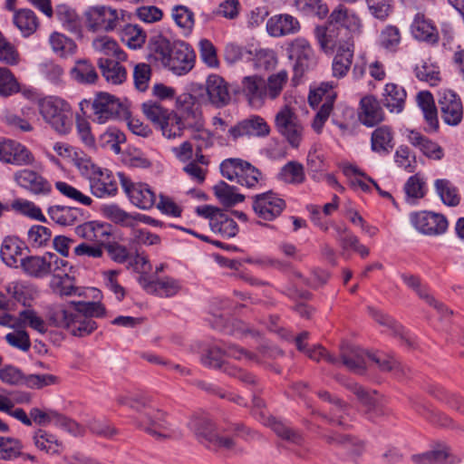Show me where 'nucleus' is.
<instances>
[{"instance_id": "nucleus-62", "label": "nucleus", "mask_w": 464, "mask_h": 464, "mask_svg": "<svg viewBox=\"0 0 464 464\" xmlns=\"http://www.w3.org/2000/svg\"><path fill=\"white\" fill-rule=\"evenodd\" d=\"M55 188L63 196L73 202L83 206H90L92 203V199L89 196L64 181L55 182Z\"/></svg>"}, {"instance_id": "nucleus-25", "label": "nucleus", "mask_w": 464, "mask_h": 464, "mask_svg": "<svg viewBox=\"0 0 464 464\" xmlns=\"http://www.w3.org/2000/svg\"><path fill=\"white\" fill-rule=\"evenodd\" d=\"M413 37L428 44H436L439 40V33L432 22L423 14L418 13L411 26Z\"/></svg>"}, {"instance_id": "nucleus-16", "label": "nucleus", "mask_w": 464, "mask_h": 464, "mask_svg": "<svg viewBox=\"0 0 464 464\" xmlns=\"http://www.w3.org/2000/svg\"><path fill=\"white\" fill-rule=\"evenodd\" d=\"M121 187L131 203L141 209L151 208L156 201V195L149 185L133 183L123 174H120Z\"/></svg>"}, {"instance_id": "nucleus-34", "label": "nucleus", "mask_w": 464, "mask_h": 464, "mask_svg": "<svg viewBox=\"0 0 464 464\" xmlns=\"http://www.w3.org/2000/svg\"><path fill=\"white\" fill-rule=\"evenodd\" d=\"M92 46L95 53L102 58H114L113 60L124 61L125 53L121 50L118 43L110 36H99L92 41Z\"/></svg>"}, {"instance_id": "nucleus-40", "label": "nucleus", "mask_w": 464, "mask_h": 464, "mask_svg": "<svg viewBox=\"0 0 464 464\" xmlns=\"http://www.w3.org/2000/svg\"><path fill=\"white\" fill-rule=\"evenodd\" d=\"M52 51L62 58H67L75 53L77 45L75 42L64 34L53 32L49 36Z\"/></svg>"}, {"instance_id": "nucleus-63", "label": "nucleus", "mask_w": 464, "mask_h": 464, "mask_svg": "<svg viewBox=\"0 0 464 464\" xmlns=\"http://www.w3.org/2000/svg\"><path fill=\"white\" fill-rule=\"evenodd\" d=\"M0 62L10 66L17 65L20 54L16 47L0 32Z\"/></svg>"}, {"instance_id": "nucleus-4", "label": "nucleus", "mask_w": 464, "mask_h": 464, "mask_svg": "<svg viewBox=\"0 0 464 464\" xmlns=\"http://www.w3.org/2000/svg\"><path fill=\"white\" fill-rule=\"evenodd\" d=\"M40 115L54 131L67 134L72 127V111L70 103L59 96H46L38 100Z\"/></svg>"}, {"instance_id": "nucleus-22", "label": "nucleus", "mask_w": 464, "mask_h": 464, "mask_svg": "<svg viewBox=\"0 0 464 464\" xmlns=\"http://www.w3.org/2000/svg\"><path fill=\"white\" fill-rule=\"evenodd\" d=\"M0 160L14 165H26L33 161V157L24 146L13 140H5L0 142Z\"/></svg>"}, {"instance_id": "nucleus-44", "label": "nucleus", "mask_w": 464, "mask_h": 464, "mask_svg": "<svg viewBox=\"0 0 464 464\" xmlns=\"http://www.w3.org/2000/svg\"><path fill=\"white\" fill-rule=\"evenodd\" d=\"M71 75L73 80L82 84L94 83L98 79L94 66L87 60L77 61L71 70Z\"/></svg>"}, {"instance_id": "nucleus-7", "label": "nucleus", "mask_w": 464, "mask_h": 464, "mask_svg": "<svg viewBox=\"0 0 464 464\" xmlns=\"http://www.w3.org/2000/svg\"><path fill=\"white\" fill-rule=\"evenodd\" d=\"M49 320L54 326L64 328L77 337L87 336L97 328L95 321L72 306L55 309L50 314Z\"/></svg>"}, {"instance_id": "nucleus-29", "label": "nucleus", "mask_w": 464, "mask_h": 464, "mask_svg": "<svg viewBox=\"0 0 464 464\" xmlns=\"http://www.w3.org/2000/svg\"><path fill=\"white\" fill-rule=\"evenodd\" d=\"M121 61L111 58L98 59V66L107 82L114 85L121 84L127 79V71L120 63Z\"/></svg>"}, {"instance_id": "nucleus-17", "label": "nucleus", "mask_w": 464, "mask_h": 464, "mask_svg": "<svg viewBox=\"0 0 464 464\" xmlns=\"http://www.w3.org/2000/svg\"><path fill=\"white\" fill-rule=\"evenodd\" d=\"M285 208V200L272 191L253 197V209L260 218L265 220L275 219L281 215Z\"/></svg>"}, {"instance_id": "nucleus-48", "label": "nucleus", "mask_w": 464, "mask_h": 464, "mask_svg": "<svg viewBox=\"0 0 464 464\" xmlns=\"http://www.w3.org/2000/svg\"><path fill=\"white\" fill-rule=\"evenodd\" d=\"M34 442L37 449L48 454H58L63 450V443L53 434L39 430L34 436Z\"/></svg>"}, {"instance_id": "nucleus-28", "label": "nucleus", "mask_w": 464, "mask_h": 464, "mask_svg": "<svg viewBox=\"0 0 464 464\" xmlns=\"http://www.w3.org/2000/svg\"><path fill=\"white\" fill-rule=\"evenodd\" d=\"M413 462L417 464H455L458 459L452 455L447 445H438L432 450L413 455Z\"/></svg>"}, {"instance_id": "nucleus-31", "label": "nucleus", "mask_w": 464, "mask_h": 464, "mask_svg": "<svg viewBox=\"0 0 464 464\" xmlns=\"http://www.w3.org/2000/svg\"><path fill=\"white\" fill-rule=\"evenodd\" d=\"M287 82L288 72L285 70H280L277 72L272 73L266 79L263 78L265 102L276 100L281 95Z\"/></svg>"}, {"instance_id": "nucleus-20", "label": "nucleus", "mask_w": 464, "mask_h": 464, "mask_svg": "<svg viewBox=\"0 0 464 464\" xmlns=\"http://www.w3.org/2000/svg\"><path fill=\"white\" fill-rule=\"evenodd\" d=\"M15 182L23 188L34 195H48L52 191V185L37 172L24 169L14 173Z\"/></svg>"}, {"instance_id": "nucleus-32", "label": "nucleus", "mask_w": 464, "mask_h": 464, "mask_svg": "<svg viewBox=\"0 0 464 464\" xmlns=\"http://www.w3.org/2000/svg\"><path fill=\"white\" fill-rule=\"evenodd\" d=\"M361 122L372 127L383 120V111L378 101L372 96H365L361 100Z\"/></svg>"}, {"instance_id": "nucleus-37", "label": "nucleus", "mask_w": 464, "mask_h": 464, "mask_svg": "<svg viewBox=\"0 0 464 464\" xmlns=\"http://www.w3.org/2000/svg\"><path fill=\"white\" fill-rule=\"evenodd\" d=\"M48 216L56 224L61 226H72L82 217L81 208L54 205L47 209Z\"/></svg>"}, {"instance_id": "nucleus-61", "label": "nucleus", "mask_w": 464, "mask_h": 464, "mask_svg": "<svg viewBox=\"0 0 464 464\" xmlns=\"http://www.w3.org/2000/svg\"><path fill=\"white\" fill-rule=\"evenodd\" d=\"M267 424L278 437L291 443L300 444L303 441V437L298 431L292 430L290 427L275 418H269Z\"/></svg>"}, {"instance_id": "nucleus-53", "label": "nucleus", "mask_w": 464, "mask_h": 464, "mask_svg": "<svg viewBox=\"0 0 464 464\" xmlns=\"http://www.w3.org/2000/svg\"><path fill=\"white\" fill-rule=\"evenodd\" d=\"M314 35L320 47L325 53L332 52L334 47H338L340 42L342 44L344 42L343 40L336 39L335 33L334 29H331V27L316 26L314 29Z\"/></svg>"}, {"instance_id": "nucleus-6", "label": "nucleus", "mask_w": 464, "mask_h": 464, "mask_svg": "<svg viewBox=\"0 0 464 464\" xmlns=\"http://www.w3.org/2000/svg\"><path fill=\"white\" fill-rule=\"evenodd\" d=\"M126 13L122 9L113 8L110 5H92L83 12L84 23L91 32L110 33L121 29Z\"/></svg>"}, {"instance_id": "nucleus-14", "label": "nucleus", "mask_w": 464, "mask_h": 464, "mask_svg": "<svg viewBox=\"0 0 464 464\" xmlns=\"http://www.w3.org/2000/svg\"><path fill=\"white\" fill-rule=\"evenodd\" d=\"M202 91L203 92L199 95L201 102H208L217 108L227 105L231 100L227 82L217 74L208 77L205 89Z\"/></svg>"}, {"instance_id": "nucleus-33", "label": "nucleus", "mask_w": 464, "mask_h": 464, "mask_svg": "<svg viewBox=\"0 0 464 464\" xmlns=\"http://www.w3.org/2000/svg\"><path fill=\"white\" fill-rule=\"evenodd\" d=\"M371 354L358 347H347L342 349V362L349 370L362 373L366 370V361Z\"/></svg>"}, {"instance_id": "nucleus-5", "label": "nucleus", "mask_w": 464, "mask_h": 464, "mask_svg": "<svg viewBox=\"0 0 464 464\" xmlns=\"http://www.w3.org/2000/svg\"><path fill=\"white\" fill-rule=\"evenodd\" d=\"M75 166L81 175L88 179L93 196L105 198L116 194L117 182L111 170L100 168L87 157L77 158Z\"/></svg>"}, {"instance_id": "nucleus-13", "label": "nucleus", "mask_w": 464, "mask_h": 464, "mask_svg": "<svg viewBox=\"0 0 464 464\" xmlns=\"http://www.w3.org/2000/svg\"><path fill=\"white\" fill-rule=\"evenodd\" d=\"M438 103L442 121L450 126L459 125L463 118L460 98L452 91L444 89L438 92Z\"/></svg>"}, {"instance_id": "nucleus-46", "label": "nucleus", "mask_w": 464, "mask_h": 464, "mask_svg": "<svg viewBox=\"0 0 464 464\" xmlns=\"http://www.w3.org/2000/svg\"><path fill=\"white\" fill-rule=\"evenodd\" d=\"M20 266L23 271L36 278H43L46 276V258L45 253L39 256H31L20 259Z\"/></svg>"}, {"instance_id": "nucleus-1", "label": "nucleus", "mask_w": 464, "mask_h": 464, "mask_svg": "<svg viewBox=\"0 0 464 464\" xmlns=\"http://www.w3.org/2000/svg\"><path fill=\"white\" fill-rule=\"evenodd\" d=\"M150 45L155 58L177 75L186 74L194 67L195 52L183 41L170 42L162 34H157L150 39Z\"/></svg>"}, {"instance_id": "nucleus-8", "label": "nucleus", "mask_w": 464, "mask_h": 464, "mask_svg": "<svg viewBox=\"0 0 464 464\" xmlns=\"http://www.w3.org/2000/svg\"><path fill=\"white\" fill-rule=\"evenodd\" d=\"M188 426L198 441L209 450H230L235 447L234 440L229 437L220 436L215 424L206 416L193 417Z\"/></svg>"}, {"instance_id": "nucleus-39", "label": "nucleus", "mask_w": 464, "mask_h": 464, "mask_svg": "<svg viewBox=\"0 0 464 464\" xmlns=\"http://www.w3.org/2000/svg\"><path fill=\"white\" fill-rule=\"evenodd\" d=\"M46 276L53 275L54 279L69 278L73 267L70 263L63 257L58 256L54 253L46 252Z\"/></svg>"}, {"instance_id": "nucleus-38", "label": "nucleus", "mask_w": 464, "mask_h": 464, "mask_svg": "<svg viewBox=\"0 0 464 464\" xmlns=\"http://www.w3.org/2000/svg\"><path fill=\"white\" fill-rule=\"evenodd\" d=\"M416 100L430 130H436L439 128V120L433 96L430 92H420Z\"/></svg>"}, {"instance_id": "nucleus-10", "label": "nucleus", "mask_w": 464, "mask_h": 464, "mask_svg": "<svg viewBox=\"0 0 464 464\" xmlns=\"http://www.w3.org/2000/svg\"><path fill=\"white\" fill-rule=\"evenodd\" d=\"M92 121L104 124L117 118L125 117L128 109L115 96L107 92H99L92 102Z\"/></svg>"}, {"instance_id": "nucleus-36", "label": "nucleus", "mask_w": 464, "mask_h": 464, "mask_svg": "<svg viewBox=\"0 0 464 464\" xmlns=\"http://www.w3.org/2000/svg\"><path fill=\"white\" fill-rule=\"evenodd\" d=\"M393 147V133L390 127L381 126L372 131L371 148L373 152L380 155H387L392 151Z\"/></svg>"}, {"instance_id": "nucleus-55", "label": "nucleus", "mask_w": 464, "mask_h": 464, "mask_svg": "<svg viewBox=\"0 0 464 464\" xmlns=\"http://www.w3.org/2000/svg\"><path fill=\"white\" fill-rule=\"evenodd\" d=\"M21 90L14 73L6 67L0 66V96L9 97Z\"/></svg>"}, {"instance_id": "nucleus-43", "label": "nucleus", "mask_w": 464, "mask_h": 464, "mask_svg": "<svg viewBox=\"0 0 464 464\" xmlns=\"http://www.w3.org/2000/svg\"><path fill=\"white\" fill-rule=\"evenodd\" d=\"M14 24L23 36L27 37L35 32L38 27V19L32 10L21 9L14 13Z\"/></svg>"}, {"instance_id": "nucleus-47", "label": "nucleus", "mask_w": 464, "mask_h": 464, "mask_svg": "<svg viewBox=\"0 0 464 464\" xmlns=\"http://www.w3.org/2000/svg\"><path fill=\"white\" fill-rule=\"evenodd\" d=\"M121 41L131 49L140 48L146 41L145 32L137 24H122Z\"/></svg>"}, {"instance_id": "nucleus-27", "label": "nucleus", "mask_w": 464, "mask_h": 464, "mask_svg": "<svg viewBox=\"0 0 464 464\" xmlns=\"http://www.w3.org/2000/svg\"><path fill=\"white\" fill-rule=\"evenodd\" d=\"M407 140L430 159L440 160L444 156L443 149L438 143L429 140L418 131L408 130Z\"/></svg>"}, {"instance_id": "nucleus-24", "label": "nucleus", "mask_w": 464, "mask_h": 464, "mask_svg": "<svg viewBox=\"0 0 464 464\" xmlns=\"http://www.w3.org/2000/svg\"><path fill=\"white\" fill-rule=\"evenodd\" d=\"M241 91L251 107L259 109L265 105L262 77L257 75L244 77Z\"/></svg>"}, {"instance_id": "nucleus-30", "label": "nucleus", "mask_w": 464, "mask_h": 464, "mask_svg": "<svg viewBox=\"0 0 464 464\" xmlns=\"http://www.w3.org/2000/svg\"><path fill=\"white\" fill-rule=\"evenodd\" d=\"M24 248V244L18 237H6L1 245L0 257L6 266L16 268Z\"/></svg>"}, {"instance_id": "nucleus-60", "label": "nucleus", "mask_w": 464, "mask_h": 464, "mask_svg": "<svg viewBox=\"0 0 464 464\" xmlns=\"http://www.w3.org/2000/svg\"><path fill=\"white\" fill-rule=\"evenodd\" d=\"M12 208L24 216L40 222H46V218L42 213V210L34 202L26 199H15L12 202Z\"/></svg>"}, {"instance_id": "nucleus-21", "label": "nucleus", "mask_w": 464, "mask_h": 464, "mask_svg": "<svg viewBox=\"0 0 464 464\" xmlns=\"http://www.w3.org/2000/svg\"><path fill=\"white\" fill-rule=\"evenodd\" d=\"M354 44L349 38L343 44L340 42L332 63L333 76L343 78L349 72L353 60Z\"/></svg>"}, {"instance_id": "nucleus-15", "label": "nucleus", "mask_w": 464, "mask_h": 464, "mask_svg": "<svg viewBox=\"0 0 464 464\" xmlns=\"http://www.w3.org/2000/svg\"><path fill=\"white\" fill-rule=\"evenodd\" d=\"M30 416L39 425L53 423L73 436L81 435L83 431L77 422L53 410L42 411L38 408H33L30 411Z\"/></svg>"}, {"instance_id": "nucleus-52", "label": "nucleus", "mask_w": 464, "mask_h": 464, "mask_svg": "<svg viewBox=\"0 0 464 464\" xmlns=\"http://www.w3.org/2000/svg\"><path fill=\"white\" fill-rule=\"evenodd\" d=\"M211 230L219 233L224 237L230 238L237 234L238 227L234 219L221 212L217 219L211 221Z\"/></svg>"}, {"instance_id": "nucleus-12", "label": "nucleus", "mask_w": 464, "mask_h": 464, "mask_svg": "<svg viewBox=\"0 0 464 464\" xmlns=\"http://www.w3.org/2000/svg\"><path fill=\"white\" fill-rule=\"evenodd\" d=\"M410 221L419 233L430 237L443 235L449 227L444 215L426 210L411 213Z\"/></svg>"}, {"instance_id": "nucleus-11", "label": "nucleus", "mask_w": 464, "mask_h": 464, "mask_svg": "<svg viewBox=\"0 0 464 464\" xmlns=\"http://www.w3.org/2000/svg\"><path fill=\"white\" fill-rule=\"evenodd\" d=\"M333 88V82H323L320 87L309 94L308 101L312 106L318 104L319 102H323L312 122V128L317 133L322 131L325 121L332 112L335 98Z\"/></svg>"}, {"instance_id": "nucleus-9", "label": "nucleus", "mask_w": 464, "mask_h": 464, "mask_svg": "<svg viewBox=\"0 0 464 464\" xmlns=\"http://www.w3.org/2000/svg\"><path fill=\"white\" fill-rule=\"evenodd\" d=\"M275 127L291 147L300 146L304 136V126L298 115L289 105H284L276 113Z\"/></svg>"}, {"instance_id": "nucleus-23", "label": "nucleus", "mask_w": 464, "mask_h": 464, "mask_svg": "<svg viewBox=\"0 0 464 464\" xmlns=\"http://www.w3.org/2000/svg\"><path fill=\"white\" fill-rule=\"evenodd\" d=\"M299 30L298 20L287 14L274 15L266 23V31L274 37L296 34Z\"/></svg>"}, {"instance_id": "nucleus-58", "label": "nucleus", "mask_w": 464, "mask_h": 464, "mask_svg": "<svg viewBox=\"0 0 464 464\" xmlns=\"http://www.w3.org/2000/svg\"><path fill=\"white\" fill-rule=\"evenodd\" d=\"M414 72L420 81L425 82L430 86H436L440 82V70L432 63L423 62L415 66Z\"/></svg>"}, {"instance_id": "nucleus-3", "label": "nucleus", "mask_w": 464, "mask_h": 464, "mask_svg": "<svg viewBox=\"0 0 464 464\" xmlns=\"http://www.w3.org/2000/svg\"><path fill=\"white\" fill-rule=\"evenodd\" d=\"M140 412V428L155 440L163 441L176 440L182 438V430L172 423L161 410L152 408L148 406L146 402H142Z\"/></svg>"}, {"instance_id": "nucleus-45", "label": "nucleus", "mask_w": 464, "mask_h": 464, "mask_svg": "<svg viewBox=\"0 0 464 464\" xmlns=\"http://www.w3.org/2000/svg\"><path fill=\"white\" fill-rule=\"evenodd\" d=\"M213 189L215 196L227 207L242 202L245 198L244 195L237 192V188L227 184L225 181H219L214 186Z\"/></svg>"}, {"instance_id": "nucleus-57", "label": "nucleus", "mask_w": 464, "mask_h": 464, "mask_svg": "<svg viewBox=\"0 0 464 464\" xmlns=\"http://www.w3.org/2000/svg\"><path fill=\"white\" fill-rule=\"evenodd\" d=\"M401 43V33L398 27L386 25L380 34L379 44L382 48L395 52Z\"/></svg>"}, {"instance_id": "nucleus-51", "label": "nucleus", "mask_w": 464, "mask_h": 464, "mask_svg": "<svg viewBox=\"0 0 464 464\" xmlns=\"http://www.w3.org/2000/svg\"><path fill=\"white\" fill-rule=\"evenodd\" d=\"M102 214L111 221L123 227H133L132 214L126 212L115 204L105 205L102 208Z\"/></svg>"}, {"instance_id": "nucleus-50", "label": "nucleus", "mask_w": 464, "mask_h": 464, "mask_svg": "<svg viewBox=\"0 0 464 464\" xmlns=\"http://www.w3.org/2000/svg\"><path fill=\"white\" fill-rule=\"evenodd\" d=\"M435 189L442 202L448 206L455 207L459 203L458 189L448 179H437L435 181Z\"/></svg>"}, {"instance_id": "nucleus-49", "label": "nucleus", "mask_w": 464, "mask_h": 464, "mask_svg": "<svg viewBox=\"0 0 464 464\" xmlns=\"http://www.w3.org/2000/svg\"><path fill=\"white\" fill-rule=\"evenodd\" d=\"M20 329L30 327L37 333L44 334L48 326L45 321L33 309H24L19 312Z\"/></svg>"}, {"instance_id": "nucleus-64", "label": "nucleus", "mask_w": 464, "mask_h": 464, "mask_svg": "<svg viewBox=\"0 0 464 464\" xmlns=\"http://www.w3.org/2000/svg\"><path fill=\"white\" fill-rule=\"evenodd\" d=\"M296 8L305 14L324 18L328 14V7L322 0H295Z\"/></svg>"}, {"instance_id": "nucleus-35", "label": "nucleus", "mask_w": 464, "mask_h": 464, "mask_svg": "<svg viewBox=\"0 0 464 464\" xmlns=\"http://www.w3.org/2000/svg\"><path fill=\"white\" fill-rule=\"evenodd\" d=\"M406 96L402 86L389 82L384 88L383 104L391 112L400 113L404 108Z\"/></svg>"}, {"instance_id": "nucleus-54", "label": "nucleus", "mask_w": 464, "mask_h": 464, "mask_svg": "<svg viewBox=\"0 0 464 464\" xmlns=\"http://www.w3.org/2000/svg\"><path fill=\"white\" fill-rule=\"evenodd\" d=\"M100 141L102 147L119 154L121 151V144L125 143L126 136L117 128H109L101 135Z\"/></svg>"}, {"instance_id": "nucleus-19", "label": "nucleus", "mask_w": 464, "mask_h": 464, "mask_svg": "<svg viewBox=\"0 0 464 464\" xmlns=\"http://www.w3.org/2000/svg\"><path fill=\"white\" fill-rule=\"evenodd\" d=\"M290 59L295 60V71L303 72L315 64L314 52L309 42L302 37L295 38L288 47Z\"/></svg>"}, {"instance_id": "nucleus-2", "label": "nucleus", "mask_w": 464, "mask_h": 464, "mask_svg": "<svg viewBox=\"0 0 464 464\" xmlns=\"http://www.w3.org/2000/svg\"><path fill=\"white\" fill-rule=\"evenodd\" d=\"M227 355L237 360L252 361L255 355L250 352L236 345L227 344L224 350L217 344L209 346L201 356V362L208 367L220 369L224 366V372L228 375L237 378L246 384H255L256 378L251 373L236 366L224 363V356Z\"/></svg>"}, {"instance_id": "nucleus-42", "label": "nucleus", "mask_w": 464, "mask_h": 464, "mask_svg": "<svg viewBox=\"0 0 464 464\" xmlns=\"http://www.w3.org/2000/svg\"><path fill=\"white\" fill-rule=\"evenodd\" d=\"M277 179L287 184H302L305 180L304 166L298 161L291 160L281 168Z\"/></svg>"}, {"instance_id": "nucleus-56", "label": "nucleus", "mask_w": 464, "mask_h": 464, "mask_svg": "<svg viewBox=\"0 0 464 464\" xmlns=\"http://www.w3.org/2000/svg\"><path fill=\"white\" fill-rule=\"evenodd\" d=\"M142 111L154 124L160 127L167 118L172 113L169 110L163 108L160 103L149 101L142 104Z\"/></svg>"}, {"instance_id": "nucleus-18", "label": "nucleus", "mask_w": 464, "mask_h": 464, "mask_svg": "<svg viewBox=\"0 0 464 464\" xmlns=\"http://www.w3.org/2000/svg\"><path fill=\"white\" fill-rule=\"evenodd\" d=\"M139 283L148 294L164 298L176 295L182 288L179 280L169 276L151 280L147 276H140Z\"/></svg>"}, {"instance_id": "nucleus-26", "label": "nucleus", "mask_w": 464, "mask_h": 464, "mask_svg": "<svg viewBox=\"0 0 464 464\" xmlns=\"http://www.w3.org/2000/svg\"><path fill=\"white\" fill-rule=\"evenodd\" d=\"M329 21L331 24H339L353 34H359L362 29V24L359 16L342 5L331 13Z\"/></svg>"}, {"instance_id": "nucleus-41", "label": "nucleus", "mask_w": 464, "mask_h": 464, "mask_svg": "<svg viewBox=\"0 0 464 464\" xmlns=\"http://www.w3.org/2000/svg\"><path fill=\"white\" fill-rule=\"evenodd\" d=\"M56 18L62 24L63 27L72 33H77L80 30V18L76 11L66 4H60L55 6L53 11Z\"/></svg>"}, {"instance_id": "nucleus-59", "label": "nucleus", "mask_w": 464, "mask_h": 464, "mask_svg": "<svg viewBox=\"0 0 464 464\" xmlns=\"http://www.w3.org/2000/svg\"><path fill=\"white\" fill-rule=\"evenodd\" d=\"M183 126L189 129L199 130L203 128L204 121L201 111L198 108L185 107L179 113H177Z\"/></svg>"}]
</instances>
